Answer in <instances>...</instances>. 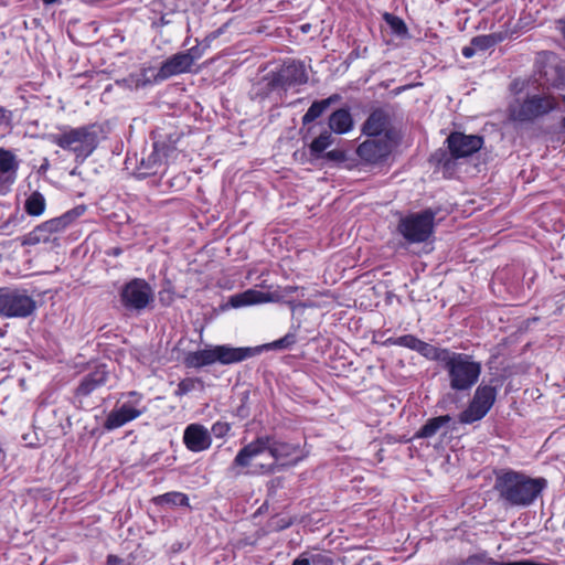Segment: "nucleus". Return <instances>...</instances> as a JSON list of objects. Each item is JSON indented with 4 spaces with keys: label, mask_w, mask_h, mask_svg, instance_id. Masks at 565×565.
<instances>
[{
    "label": "nucleus",
    "mask_w": 565,
    "mask_h": 565,
    "mask_svg": "<svg viewBox=\"0 0 565 565\" xmlns=\"http://www.w3.org/2000/svg\"><path fill=\"white\" fill-rule=\"evenodd\" d=\"M300 452L299 445L287 443L277 438L274 435H262L255 440L244 446L235 456L233 466L247 468L252 465L253 460L264 454H268L271 461L262 465L265 473H271L275 470L276 463H284L287 460H298Z\"/></svg>",
    "instance_id": "obj_1"
},
{
    "label": "nucleus",
    "mask_w": 565,
    "mask_h": 565,
    "mask_svg": "<svg viewBox=\"0 0 565 565\" xmlns=\"http://www.w3.org/2000/svg\"><path fill=\"white\" fill-rule=\"evenodd\" d=\"M546 487L545 478H531L523 472L508 470L497 475L493 488L505 505L529 507Z\"/></svg>",
    "instance_id": "obj_2"
},
{
    "label": "nucleus",
    "mask_w": 565,
    "mask_h": 565,
    "mask_svg": "<svg viewBox=\"0 0 565 565\" xmlns=\"http://www.w3.org/2000/svg\"><path fill=\"white\" fill-rule=\"evenodd\" d=\"M45 138L63 150L73 152L79 163H83L98 146L95 126L64 127L60 132L49 134Z\"/></svg>",
    "instance_id": "obj_3"
},
{
    "label": "nucleus",
    "mask_w": 565,
    "mask_h": 565,
    "mask_svg": "<svg viewBox=\"0 0 565 565\" xmlns=\"http://www.w3.org/2000/svg\"><path fill=\"white\" fill-rule=\"evenodd\" d=\"M443 369L447 373L449 387L455 392L470 391L482 372L481 363L472 355L454 351L447 358Z\"/></svg>",
    "instance_id": "obj_4"
},
{
    "label": "nucleus",
    "mask_w": 565,
    "mask_h": 565,
    "mask_svg": "<svg viewBox=\"0 0 565 565\" xmlns=\"http://www.w3.org/2000/svg\"><path fill=\"white\" fill-rule=\"evenodd\" d=\"M435 216L429 209L412 213L401 218L397 231L411 244L426 242L433 235Z\"/></svg>",
    "instance_id": "obj_5"
},
{
    "label": "nucleus",
    "mask_w": 565,
    "mask_h": 565,
    "mask_svg": "<svg viewBox=\"0 0 565 565\" xmlns=\"http://www.w3.org/2000/svg\"><path fill=\"white\" fill-rule=\"evenodd\" d=\"M154 300V292L150 284L142 278H134L119 290V301L129 312L140 313Z\"/></svg>",
    "instance_id": "obj_6"
},
{
    "label": "nucleus",
    "mask_w": 565,
    "mask_h": 565,
    "mask_svg": "<svg viewBox=\"0 0 565 565\" xmlns=\"http://www.w3.org/2000/svg\"><path fill=\"white\" fill-rule=\"evenodd\" d=\"M121 398L125 401L108 414L104 423L107 430L117 429L148 411V407L142 404L143 395L137 391L124 393Z\"/></svg>",
    "instance_id": "obj_7"
},
{
    "label": "nucleus",
    "mask_w": 565,
    "mask_h": 565,
    "mask_svg": "<svg viewBox=\"0 0 565 565\" xmlns=\"http://www.w3.org/2000/svg\"><path fill=\"white\" fill-rule=\"evenodd\" d=\"M36 308L35 300L22 289H0V316L6 318H25Z\"/></svg>",
    "instance_id": "obj_8"
},
{
    "label": "nucleus",
    "mask_w": 565,
    "mask_h": 565,
    "mask_svg": "<svg viewBox=\"0 0 565 565\" xmlns=\"http://www.w3.org/2000/svg\"><path fill=\"white\" fill-rule=\"evenodd\" d=\"M557 107V103L551 96L533 95L523 102H516L510 107L513 120L532 121L537 117L548 114Z\"/></svg>",
    "instance_id": "obj_9"
},
{
    "label": "nucleus",
    "mask_w": 565,
    "mask_h": 565,
    "mask_svg": "<svg viewBox=\"0 0 565 565\" xmlns=\"http://www.w3.org/2000/svg\"><path fill=\"white\" fill-rule=\"evenodd\" d=\"M85 212V206H76L58 217L49 220L38 225L25 238V244H38L40 242H47L51 234L58 233L65 230L77 217L82 216Z\"/></svg>",
    "instance_id": "obj_10"
},
{
    "label": "nucleus",
    "mask_w": 565,
    "mask_h": 565,
    "mask_svg": "<svg viewBox=\"0 0 565 565\" xmlns=\"http://www.w3.org/2000/svg\"><path fill=\"white\" fill-rule=\"evenodd\" d=\"M447 145L450 153V158L440 160L445 168H448L451 163V159L466 158L483 146V138L478 135H466L463 132L455 131L447 137Z\"/></svg>",
    "instance_id": "obj_11"
},
{
    "label": "nucleus",
    "mask_w": 565,
    "mask_h": 565,
    "mask_svg": "<svg viewBox=\"0 0 565 565\" xmlns=\"http://www.w3.org/2000/svg\"><path fill=\"white\" fill-rule=\"evenodd\" d=\"M308 76L303 63L290 62L282 65L273 79V85L287 89L291 86L306 84Z\"/></svg>",
    "instance_id": "obj_12"
},
{
    "label": "nucleus",
    "mask_w": 565,
    "mask_h": 565,
    "mask_svg": "<svg viewBox=\"0 0 565 565\" xmlns=\"http://www.w3.org/2000/svg\"><path fill=\"white\" fill-rule=\"evenodd\" d=\"M258 354H260V349H256V347L234 348L226 344L216 345L217 363L224 365L238 363Z\"/></svg>",
    "instance_id": "obj_13"
},
{
    "label": "nucleus",
    "mask_w": 565,
    "mask_h": 565,
    "mask_svg": "<svg viewBox=\"0 0 565 565\" xmlns=\"http://www.w3.org/2000/svg\"><path fill=\"white\" fill-rule=\"evenodd\" d=\"M183 443L189 450L199 452L210 448L212 440L209 430L204 426L191 424L184 430Z\"/></svg>",
    "instance_id": "obj_14"
},
{
    "label": "nucleus",
    "mask_w": 565,
    "mask_h": 565,
    "mask_svg": "<svg viewBox=\"0 0 565 565\" xmlns=\"http://www.w3.org/2000/svg\"><path fill=\"white\" fill-rule=\"evenodd\" d=\"M183 52H179L167 58L160 66L157 79L164 81L172 76L191 72L192 65Z\"/></svg>",
    "instance_id": "obj_15"
},
{
    "label": "nucleus",
    "mask_w": 565,
    "mask_h": 565,
    "mask_svg": "<svg viewBox=\"0 0 565 565\" xmlns=\"http://www.w3.org/2000/svg\"><path fill=\"white\" fill-rule=\"evenodd\" d=\"M390 152V146L386 140L367 139L356 149L358 156L370 163H376L384 159Z\"/></svg>",
    "instance_id": "obj_16"
},
{
    "label": "nucleus",
    "mask_w": 565,
    "mask_h": 565,
    "mask_svg": "<svg viewBox=\"0 0 565 565\" xmlns=\"http://www.w3.org/2000/svg\"><path fill=\"white\" fill-rule=\"evenodd\" d=\"M166 146L160 145L158 142L153 143L152 151L147 156L142 157L140 160V164L138 167L139 177H148L153 175L159 172V170L164 164V152Z\"/></svg>",
    "instance_id": "obj_17"
},
{
    "label": "nucleus",
    "mask_w": 565,
    "mask_h": 565,
    "mask_svg": "<svg viewBox=\"0 0 565 565\" xmlns=\"http://www.w3.org/2000/svg\"><path fill=\"white\" fill-rule=\"evenodd\" d=\"M108 379V371L105 365H99L88 374H86L76 388V395L86 397L95 392L97 388L106 384Z\"/></svg>",
    "instance_id": "obj_18"
},
{
    "label": "nucleus",
    "mask_w": 565,
    "mask_h": 565,
    "mask_svg": "<svg viewBox=\"0 0 565 565\" xmlns=\"http://www.w3.org/2000/svg\"><path fill=\"white\" fill-rule=\"evenodd\" d=\"M329 131L343 135L353 128V118L349 109L340 108L329 116Z\"/></svg>",
    "instance_id": "obj_19"
},
{
    "label": "nucleus",
    "mask_w": 565,
    "mask_h": 565,
    "mask_svg": "<svg viewBox=\"0 0 565 565\" xmlns=\"http://www.w3.org/2000/svg\"><path fill=\"white\" fill-rule=\"evenodd\" d=\"M388 124V116L383 109L373 110L365 122L363 124L362 131L366 136H380Z\"/></svg>",
    "instance_id": "obj_20"
},
{
    "label": "nucleus",
    "mask_w": 565,
    "mask_h": 565,
    "mask_svg": "<svg viewBox=\"0 0 565 565\" xmlns=\"http://www.w3.org/2000/svg\"><path fill=\"white\" fill-rule=\"evenodd\" d=\"M271 300V297L269 294L255 290V289H248L242 294H237L231 297V305L234 308H239L244 306H250L256 303H264Z\"/></svg>",
    "instance_id": "obj_21"
},
{
    "label": "nucleus",
    "mask_w": 565,
    "mask_h": 565,
    "mask_svg": "<svg viewBox=\"0 0 565 565\" xmlns=\"http://www.w3.org/2000/svg\"><path fill=\"white\" fill-rule=\"evenodd\" d=\"M184 362L186 366L195 369L217 363L216 345L189 353Z\"/></svg>",
    "instance_id": "obj_22"
},
{
    "label": "nucleus",
    "mask_w": 565,
    "mask_h": 565,
    "mask_svg": "<svg viewBox=\"0 0 565 565\" xmlns=\"http://www.w3.org/2000/svg\"><path fill=\"white\" fill-rule=\"evenodd\" d=\"M497 398V390L491 385H479L473 394L472 402L484 412H489Z\"/></svg>",
    "instance_id": "obj_23"
},
{
    "label": "nucleus",
    "mask_w": 565,
    "mask_h": 565,
    "mask_svg": "<svg viewBox=\"0 0 565 565\" xmlns=\"http://www.w3.org/2000/svg\"><path fill=\"white\" fill-rule=\"evenodd\" d=\"M450 415H443L429 418L426 424L416 433L417 438H430L435 436L445 425L451 422Z\"/></svg>",
    "instance_id": "obj_24"
},
{
    "label": "nucleus",
    "mask_w": 565,
    "mask_h": 565,
    "mask_svg": "<svg viewBox=\"0 0 565 565\" xmlns=\"http://www.w3.org/2000/svg\"><path fill=\"white\" fill-rule=\"evenodd\" d=\"M417 352L428 360L439 362L441 364V366L444 365L447 358L451 353V351L449 349L437 348V347L429 344L425 341L420 342Z\"/></svg>",
    "instance_id": "obj_25"
},
{
    "label": "nucleus",
    "mask_w": 565,
    "mask_h": 565,
    "mask_svg": "<svg viewBox=\"0 0 565 565\" xmlns=\"http://www.w3.org/2000/svg\"><path fill=\"white\" fill-rule=\"evenodd\" d=\"M461 565H534L529 561L521 562H495L486 552L472 554L468 556Z\"/></svg>",
    "instance_id": "obj_26"
},
{
    "label": "nucleus",
    "mask_w": 565,
    "mask_h": 565,
    "mask_svg": "<svg viewBox=\"0 0 565 565\" xmlns=\"http://www.w3.org/2000/svg\"><path fill=\"white\" fill-rule=\"evenodd\" d=\"M46 206L45 198L39 191L32 192L24 203L25 212L31 216H40Z\"/></svg>",
    "instance_id": "obj_27"
},
{
    "label": "nucleus",
    "mask_w": 565,
    "mask_h": 565,
    "mask_svg": "<svg viewBox=\"0 0 565 565\" xmlns=\"http://www.w3.org/2000/svg\"><path fill=\"white\" fill-rule=\"evenodd\" d=\"M19 169L17 157L9 150L0 148V173L1 175H14Z\"/></svg>",
    "instance_id": "obj_28"
},
{
    "label": "nucleus",
    "mask_w": 565,
    "mask_h": 565,
    "mask_svg": "<svg viewBox=\"0 0 565 565\" xmlns=\"http://www.w3.org/2000/svg\"><path fill=\"white\" fill-rule=\"evenodd\" d=\"M334 139L331 131L324 129L317 138L309 145L310 153L319 157L327 148L333 143Z\"/></svg>",
    "instance_id": "obj_29"
},
{
    "label": "nucleus",
    "mask_w": 565,
    "mask_h": 565,
    "mask_svg": "<svg viewBox=\"0 0 565 565\" xmlns=\"http://www.w3.org/2000/svg\"><path fill=\"white\" fill-rule=\"evenodd\" d=\"M487 414V412H484L480 406L471 401L468 407L460 413L459 422L461 424H472L482 419Z\"/></svg>",
    "instance_id": "obj_30"
},
{
    "label": "nucleus",
    "mask_w": 565,
    "mask_h": 565,
    "mask_svg": "<svg viewBox=\"0 0 565 565\" xmlns=\"http://www.w3.org/2000/svg\"><path fill=\"white\" fill-rule=\"evenodd\" d=\"M156 501L160 504H169L174 507H189V498L181 492H168L159 495Z\"/></svg>",
    "instance_id": "obj_31"
},
{
    "label": "nucleus",
    "mask_w": 565,
    "mask_h": 565,
    "mask_svg": "<svg viewBox=\"0 0 565 565\" xmlns=\"http://www.w3.org/2000/svg\"><path fill=\"white\" fill-rule=\"evenodd\" d=\"M296 343V334L287 333L285 337L263 345H257L256 349H260V353L268 350H282L288 349Z\"/></svg>",
    "instance_id": "obj_32"
},
{
    "label": "nucleus",
    "mask_w": 565,
    "mask_h": 565,
    "mask_svg": "<svg viewBox=\"0 0 565 565\" xmlns=\"http://www.w3.org/2000/svg\"><path fill=\"white\" fill-rule=\"evenodd\" d=\"M420 342H422V340L416 338L413 334H405V335H402V337L390 338V339L386 340V343H390V344H393V345L408 348V349H411L413 351H416V352L418 351Z\"/></svg>",
    "instance_id": "obj_33"
},
{
    "label": "nucleus",
    "mask_w": 565,
    "mask_h": 565,
    "mask_svg": "<svg viewBox=\"0 0 565 565\" xmlns=\"http://www.w3.org/2000/svg\"><path fill=\"white\" fill-rule=\"evenodd\" d=\"M324 104H327V102H313L306 114L302 116V124L308 125L319 118L328 109Z\"/></svg>",
    "instance_id": "obj_34"
},
{
    "label": "nucleus",
    "mask_w": 565,
    "mask_h": 565,
    "mask_svg": "<svg viewBox=\"0 0 565 565\" xmlns=\"http://www.w3.org/2000/svg\"><path fill=\"white\" fill-rule=\"evenodd\" d=\"M384 20L388 24V26L391 28V30L394 34H396L398 36L407 35L408 29H407L405 22L401 18H398L392 13H385Z\"/></svg>",
    "instance_id": "obj_35"
},
{
    "label": "nucleus",
    "mask_w": 565,
    "mask_h": 565,
    "mask_svg": "<svg viewBox=\"0 0 565 565\" xmlns=\"http://www.w3.org/2000/svg\"><path fill=\"white\" fill-rule=\"evenodd\" d=\"M500 41V36L495 34H484L475 36L471 40V44L475 45L477 51H487L494 46Z\"/></svg>",
    "instance_id": "obj_36"
},
{
    "label": "nucleus",
    "mask_w": 565,
    "mask_h": 565,
    "mask_svg": "<svg viewBox=\"0 0 565 565\" xmlns=\"http://www.w3.org/2000/svg\"><path fill=\"white\" fill-rule=\"evenodd\" d=\"M198 386H202V381L196 377H186L183 379L179 384L178 388L174 392L177 396H183L192 391H194Z\"/></svg>",
    "instance_id": "obj_37"
},
{
    "label": "nucleus",
    "mask_w": 565,
    "mask_h": 565,
    "mask_svg": "<svg viewBox=\"0 0 565 565\" xmlns=\"http://www.w3.org/2000/svg\"><path fill=\"white\" fill-rule=\"evenodd\" d=\"M183 14L180 12H168L160 15L159 19L153 20L151 25L154 29L162 28L164 25L173 24L177 22H180V19H182Z\"/></svg>",
    "instance_id": "obj_38"
},
{
    "label": "nucleus",
    "mask_w": 565,
    "mask_h": 565,
    "mask_svg": "<svg viewBox=\"0 0 565 565\" xmlns=\"http://www.w3.org/2000/svg\"><path fill=\"white\" fill-rule=\"evenodd\" d=\"M185 57H188L189 63L193 66L194 63L200 60L204 54V47H201L200 45H195L188 51L183 52Z\"/></svg>",
    "instance_id": "obj_39"
},
{
    "label": "nucleus",
    "mask_w": 565,
    "mask_h": 565,
    "mask_svg": "<svg viewBox=\"0 0 565 565\" xmlns=\"http://www.w3.org/2000/svg\"><path fill=\"white\" fill-rule=\"evenodd\" d=\"M15 182L14 175L0 174V195H6L10 192L12 184Z\"/></svg>",
    "instance_id": "obj_40"
},
{
    "label": "nucleus",
    "mask_w": 565,
    "mask_h": 565,
    "mask_svg": "<svg viewBox=\"0 0 565 565\" xmlns=\"http://www.w3.org/2000/svg\"><path fill=\"white\" fill-rule=\"evenodd\" d=\"M231 429V426L228 423L224 422H216L212 426V433L215 437L221 438L224 437Z\"/></svg>",
    "instance_id": "obj_41"
},
{
    "label": "nucleus",
    "mask_w": 565,
    "mask_h": 565,
    "mask_svg": "<svg viewBox=\"0 0 565 565\" xmlns=\"http://www.w3.org/2000/svg\"><path fill=\"white\" fill-rule=\"evenodd\" d=\"M13 114L11 110L0 107V128H9L12 122Z\"/></svg>",
    "instance_id": "obj_42"
},
{
    "label": "nucleus",
    "mask_w": 565,
    "mask_h": 565,
    "mask_svg": "<svg viewBox=\"0 0 565 565\" xmlns=\"http://www.w3.org/2000/svg\"><path fill=\"white\" fill-rule=\"evenodd\" d=\"M308 558L311 565H331L332 561L322 554L308 553Z\"/></svg>",
    "instance_id": "obj_43"
},
{
    "label": "nucleus",
    "mask_w": 565,
    "mask_h": 565,
    "mask_svg": "<svg viewBox=\"0 0 565 565\" xmlns=\"http://www.w3.org/2000/svg\"><path fill=\"white\" fill-rule=\"evenodd\" d=\"M291 525V522L290 521H286V520H276L271 523V527L276 531H281V530H285L287 527H289Z\"/></svg>",
    "instance_id": "obj_44"
},
{
    "label": "nucleus",
    "mask_w": 565,
    "mask_h": 565,
    "mask_svg": "<svg viewBox=\"0 0 565 565\" xmlns=\"http://www.w3.org/2000/svg\"><path fill=\"white\" fill-rule=\"evenodd\" d=\"M292 565H311L308 558V553L300 554L294 562Z\"/></svg>",
    "instance_id": "obj_45"
},
{
    "label": "nucleus",
    "mask_w": 565,
    "mask_h": 565,
    "mask_svg": "<svg viewBox=\"0 0 565 565\" xmlns=\"http://www.w3.org/2000/svg\"><path fill=\"white\" fill-rule=\"evenodd\" d=\"M476 52H478V51H477V49L475 47V45H472L471 43H470V45L465 46V47L462 49V51H461L462 55H463L465 57H467V58L472 57V56L476 54Z\"/></svg>",
    "instance_id": "obj_46"
},
{
    "label": "nucleus",
    "mask_w": 565,
    "mask_h": 565,
    "mask_svg": "<svg viewBox=\"0 0 565 565\" xmlns=\"http://www.w3.org/2000/svg\"><path fill=\"white\" fill-rule=\"evenodd\" d=\"M340 98H341L340 95L333 94V95L329 96L328 98L322 99V102H327V104H324V105L327 108H329L332 104L339 102Z\"/></svg>",
    "instance_id": "obj_47"
},
{
    "label": "nucleus",
    "mask_w": 565,
    "mask_h": 565,
    "mask_svg": "<svg viewBox=\"0 0 565 565\" xmlns=\"http://www.w3.org/2000/svg\"><path fill=\"white\" fill-rule=\"evenodd\" d=\"M120 562V558L115 555H108L107 557L108 565H118Z\"/></svg>",
    "instance_id": "obj_48"
},
{
    "label": "nucleus",
    "mask_w": 565,
    "mask_h": 565,
    "mask_svg": "<svg viewBox=\"0 0 565 565\" xmlns=\"http://www.w3.org/2000/svg\"><path fill=\"white\" fill-rule=\"evenodd\" d=\"M42 2H43L45 6H51V4L60 3V2H61V0H42Z\"/></svg>",
    "instance_id": "obj_49"
},
{
    "label": "nucleus",
    "mask_w": 565,
    "mask_h": 565,
    "mask_svg": "<svg viewBox=\"0 0 565 565\" xmlns=\"http://www.w3.org/2000/svg\"><path fill=\"white\" fill-rule=\"evenodd\" d=\"M47 168H49V161H47V159H45V160H44V163L41 166V168H40V169H41L42 171H45Z\"/></svg>",
    "instance_id": "obj_50"
},
{
    "label": "nucleus",
    "mask_w": 565,
    "mask_h": 565,
    "mask_svg": "<svg viewBox=\"0 0 565 565\" xmlns=\"http://www.w3.org/2000/svg\"><path fill=\"white\" fill-rule=\"evenodd\" d=\"M327 157L328 158H334L335 157V152L334 151H330L327 153Z\"/></svg>",
    "instance_id": "obj_51"
},
{
    "label": "nucleus",
    "mask_w": 565,
    "mask_h": 565,
    "mask_svg": "<svg viewBox=\"0 0 565 565\" xmlns=\"http://www.w3.org/2000/svg\"><path fill=\"white\" fill-rule=\"evenodd\" d=\"M446 398H447V397H444V398L439 402V404H440V406H441V407H445V406H446Z\"/></svg>",
    "instance_id": "obj_52"
},
{
    "label": "nucleus",
    "mask_w": 565,
    "mask_h": 565,
    "mask_svg": "<svg viewBox=\"0 0 565 565\" xmlns=\"http://www.w3.org/2000/svg\"><path fill=\"white\" fill-rule=\"evenodd\" d=\"M562 32H563V34L565 35V20L563 21Z\"/></svg>",
    "instance_id": "obj_53"
},
{
    "label": "nucleus",
    "mask_w": 565,
    "mask_h": 565,
    "mask_svg": "<svg viewBox=\"0 0 565 565\" xmlns=\"http://www.w3.org/2000/svg\"><path fill=\"white\" fill-rule=\"evenodd\" d=\"M167 4L174 2V0H163Z\"/></svg>",
    "instance_id": "obj_54"
},
{
    "label": "nucleus",
    "mask_w": 565,
    "mask_h": 565,
    "mask_svg": "<svg viewBox=\"0 0 565 565\" xmlns=\"http://www.w3.org/2000/svg\"><path fill=\"white\" fill-rule=\"evenodd\" d=\"M114 255H119V250H118V249H115V250H114Z\"/></svg>",
    "instance_id": "obj_55"
},
{
    "label": "nucleus",
    "mask_w": 565,
    "mask_h": 565,
    "mask_svg": "<svg viewBox=\"0 0 565 565\" xmlns=\"http://www.w3.org/2000/svg\"><path fill=\"white\" fill-rule=\"evenodd\" d=\"M563 128L565 129V118L563 119Z\"/></svg>",
    "instance_id": "obj_56"
},
{
    "label": "nucleus",
    "mask_w": 565,
    "mask_h": 565,
    "mask_svg": "<svg viewBox=\"0 0 565 565\" xmlns=\"http://www.w3.org/2000/svg\"><path fill=\"white\" fill-rule=\"evenodd\" d=\"M563 100L565 102V96H563Z\"/></svg>",
    "instance_id": "obj_57"
}]
</instances>
